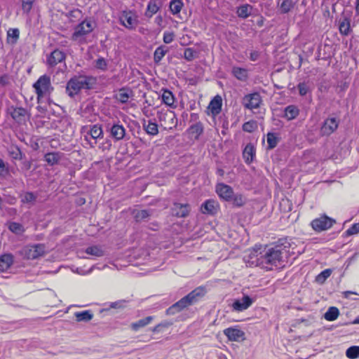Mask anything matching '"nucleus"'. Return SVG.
I'll use <instances>...</instances> for the list:
<instances>
[{
    "label": "nucleus",
    "instance_id": "53",
    "mask_svg": "<svg viewBox=\"0 0 359 359\" xmlns=\"http://www.w3.org/2000/svg\"><path fill=\"white\" fill-rule=\"evenodd\" d=\"M95 67L98 69L104 71L107 68V62L104 57H100L95 61Z\"/></svg>",
    "mask_w": 359,
    "mask_h": 359
},
{
    "label": "nucleus",
    "instance_id": "62",
    "mask_svg": "<svg viewBox=\"0 0 359 359\" xmlns=\"http://www.w3.org/2000/svg\"><path fill=\"white\" fill-rule=\"evenodd\" d=\"M111 146V142L109 140H107L106 142L103 144L102 149H109Z\"/></svg>",
    "mask_w": 359,
    "mask_h": 359
},
{
    "label": "nucleus",
    "instance_id": "18",
    "mask_svg": "<svg viewBox=\"0 0 359 359\" xmlns=\"http://www.w3.org/2000/svg\"><path fill=\"white\" fill-rule=\"evenodd\" d=\"M65 53L59 49H55L47 57V64L50 67H55L59 63L65 62Z\"/></svg>",
    "mask_w": 359,
    "mask_h": 359
},
{
    "label": "nucleus",
    "instance_id": "48",
    "mask_svg": "<svg viewBox=\"0 0 359 359\" xmlns=\"http://www.w3.org/2000/svg\"><path fill=\"white\" fill-rule=\"evenodd\" d=\"M332 270L330 269H325L316 277V281L319 284H323L330 276Z\"/></svg>",
    "mask_w": 359,
    "mask_h": 359
},
{
    "label": "nucleus",
    "instance_id": "1",
    "mask_svg": "<svg viewBox=\"0 0 359 359\" xmlns=\"http://www.w3.org/2000/svg\"><path fill=\"white\" fill-rule=\"evenodd\" d=\"M290 243L286 239H279L273 246L265 247L262 251L258 253L256 250L251 259L256 257V265L262 268L270 270L272 267L278 266L283 262V257L287 256Z\"/></svg>",
    "mask_w": 359,
    "mask_h": 359
},
{
    "label": "nucleus",
    "instance_id": "39",
    "mask_svg": "<svg viewBox=\"0 0 359 359\" xmlns=\"http://www.w3.org/2000/svg\"><path fill=\"white\" fill-rule=\"evenodd\" d=\"M74 316L78 322H88L93 318V314L89 310L76 312Z\"/></svg>",
    "mask_w": 359,
    "mask_h": 359
},
{
    "label": "nucleus",
    "instance_id": "60",
    "mask_svg": "<svg viewBox=\"0 0 359 359\" xmlns=\"http://www.w3.org/2000/svg\"><path fill=\"white\" fill-rule=\"evenodd\" d=\"M70 16L77 18L79 15H81V11L79 10L72 11L69 13Z\"/></svg>",
    "mask_w": 359,
    "mask_h": 359
},
{
    "label": "nucleus",
    "instance_id": "31",
    "mask_svg": "<svg viewBox=\"0 0 359 359\" xmlns=\"http://www.w3.org/2000/svg\"><path fill=\"white\" fill-rule=\"evenodd\" d=\"M13 263V256L11 254H4L0 257V271L5 272L11 268Z\"/></svg>",
    "mask_w": 359,
    "mask_h": 359
},
{
    "label": "nucleus",
    "instance_id": "14",
    "mask_svg": "<svg viewBox=\"0 0 359 359\" xmlns=\"http://www.w3.org/2000/svg\"><path fill=\"white\" fill-rule=\"evenodd\" d=\"M224 334L231 341H242L245 339V332L238 326L226 328Z\"/></svg>",
    "mask_w": 359,
    "mask_h": 359
},
{
    "label": "nucleus",
    "instance_id": "19",
    "mask_svg": "<svg viewBox=\"0 0 359 359\" xmlns=\"http://www.w3.org/2000/svg\"><path fill=\"white\" fill-rule=\"evenodd\" d=\"M190 211L188 203H174L171 208V213L177 217H186Z\"/></svg>",
    "mask_w": 359,
    "mask_h": 359
},
{
    "label": "nucleus",
    "instance_id": "49",
    "mask_svg": "<svg viewBox=\"0 0 359 359\" xmlns=\"http://www.w3.org/2000/svg\"><path fill=\"white\" fill-rule=\"evenodd\" d=\"M346 355L349 359H356L359 358V346H352L346 351Z\"/></svg>",
    "mask_w": 359,
    "mask_h": 359
},
{
    "label": "nucleus",
    "instance_id": "54",
    "mask_svg": "<svg viewBox=\"0 0 359 359\" xmlns=\"http://www.w3.org/2000/svg\"><path fill=\"white\" fill-rule=\"evenodd\" d=\"M34 0H22V9L24 13H29L33 6Z\"/></svg>",
    "mask_w": 359,
    "mask_h": 359
},
{
    "label": "nucleus",
    "instance_id": "61",
    "mask_svg": "<svg viewBox=\"0 0 359 359\" xmlns=\"http://www.w3.org/2000/svg\"><path fill=\"white\" fill-rule=\"evenodd\" d=\"M172 323L168 322V321H163L160 323H158V325H160L161 328V327H168Z\"/></svg>",
    "mask_w": 359,
    "mask_h": 359
},
{
    "label": "nucleus",
    "instance_id": "38",
    "mask_svg": "<svg viewBox=\"0 0 359 359\" xmlns=\"http://www.w3.org/2000/svg\"><path fill=\"white\" fill-rule=\"evenodd\" d=\"M85 252L95 257H100L104 256V252L102 248L99 245H91L86 248Z\"/></svg>",
    "mask_w": 359,
    "mask_h": 359
},
{
    "label": "nucleus",
    "instance_id": "6",
    "mask_svg": "<svg viewBox=\"0 0 359 359\" xmlns=\"http://www.w3.org/2000/svg\"><path fill=\"white\" fill-rule=\"evenodd\" d=\"M46 251V246L43 243H36L24 246L19 250V255L26 259H36L43 257Z\"/></svg>",
    "mask_w": 359,
    "mask_h": 359
},
{
    "label": "nucleus",
    "instance_id": "22",
    "mask_svg": "<svg viewBox=\"0 0 359 359\" xmlns=\"http://www.w3.org/2000/svg\"><path fill=\"white\" fill-rule=\"evenodd\" d=\"M87 134L89 135L90 137L95 140L94 142L91 144L92 147H93L94 144L97 143V140L102 138L104 135L102 126L99 124L90 126V129L87 132Z\"/></svg>",
    "mask_w": 359,
    "mask_h": 359
},
{
    "label": "nucleus",
    "instance_id": "10",
    "mask_svg": "<svg viewBox=\"0 0 359 359\" xmlns=\"http://www.w3.org/2000/svg\"><path fill=\"white\" fill-rule=\"evenodd\" d=\"M335 222L334 219L324 215L314 219L311 225L315 231L321 232L330 229Z\"/></svg>",
    "mask_w": 359,
    "mask_h": 359
},
{
    "label": "nucleus",
    "instance_id": "56",
    "mask_svg": "<svg viewBox=\"0 0 359 359\" xmlns=\"http://www.w3.org/2000/svg\"><path fill=\"white\" fill-rule=\"evenodd\" d=\"M359 232V222L355 223L351 225L350 228H348L346 231L345 234L347 236H352L356 234Z\"/></svg>",
    "mask_w": 359,
    "mask_h": 359
},
{
    "label": "nucleus",
    "instance_id": "21",
    "mask_svg": "<svg viewBox=\"0 0 359 359\" xmlns=\"http://www.w3.org/2000/svg\"><path fill=\"white\" fill-rule=\"evenodd\" d=\"M38 196L39 194L36 192L25 191L20 196V202L27 205L28 208H31L36 203Z\"/></svg>",
    "mask_w": 359,
    "mask_h": 359
},
{
    "label": "nucleus",
    "instance_id": "40",
    "mask_svg": "<svg viewBox=\"0 0 359 359\" xmlns=\"http://www.w3.org/2000/svg\"><path fill=\"white\" fill-rule=\"evenodd\" d=\"M20 37V31L18 28H10L7 31V41L13 45L15 44Z\"/></svg>",
    "mask_w": 359,
    "mask_h": 359
},
{
    "label": "nucleus",
    "instance_id": "25",
    "mask_svg": "<svg viewBox=\"0 0 359 359\" xmlns=\"http://www.w3.org/2000/svg\"><path fill=\"white\" fill-rule=\"evenodd\" d=\"M253 6L249 4H243L236 8V15L239 18L247 19L252 15Z\"/></svg>",
    "mask_w": 359,
    "mask_h": 359
},
{
    "label": "nucleus",
    "instance_id": "52",
    "mask_svg": "<svg viewBox=\"0 0 359 359\" xmlns=\"http://www.w3.org/2000/svg\"><path fill=\"white\" fill-rule=\"evenodd\" d=\"M297 87L301 96L306 95L311 90L309 85L306 82L299 83Z\"/></svg>",
    "mask_w": 359,
    "mask_h": 359
},
{
    "label": "nucleus",
    "instance_id": "46",
    "mask_svg": "<svg viewBox=\"0 0 359 359\" xmlns=\"http://www.w3.org/2000/svg\"><path fill=\"white\" fill-rule=\"evenodd\" d=\"M151 214V211L149 210H141L137 211L135 215L134 218L136 222H140L141 221L145 220L148 219Z\"/></svg>",
    "mask_w": 359,
    "mask_h": 359
},
{
    "label": "nucleus",
    "instance_id": "51",
    "mask_svg": "<svg viewBox=\"0 0 359 359\" xmlns=\"http://www.w3.org/2000/svg\"><path fill=\"white\" fill-rule=\"evenodd\" d=\"M257 128V123L255 121H249L243 124L242 129L247 133H252Z\"/></svg>",
    "mask_w": 359,
    "mask_h": 359
},
{
    "label": "nucleus",
    "instance_id": "42",
    "mask_svg": "<svg viewBox=\"0 0 359 359\" xmlns=\"http://www.w3.org/2000/svg\"><path fill=\"white\" fill-rule=\"evenodd\" d=\"M339 315V311L337 307L331 306L324 314V318L328 321L335 320Z\"/></svg>",
    "mask_w": 359,
    "mask_h": 359
},
{
    "label": "nucleus",
    "instance_id": "37",
    "mask_svg": "<svg viewBox=\"0 0 359 359\" xmlns=\"http://www.w3.org/2000/svg\"><path fill=\"white\" fill-rule=\"evenodd\" d=\"M160 9L157 0H151L149 1L147 11L145 12L146 17L150 18L153 15L156 14Z\"/></svg>",
    "mask_w": 359,
    "mask_h": 359
},
{
    "label": "nucleus",
    "instance_id": "29",
    "mask_svg": "<svg viewBox=\"0 0 359 359\" xmlns=\"http://www.w3.org/2000/svg\"><path fill=\"white\" fill-rule=\"evenodd\" d=\"M132 96V91L129 88H122L114 95V98L119 102L125 104Z\"/></svg>",
    "mask_w": 359,
    "mask_h": 359
},
{
    "label": "nucleus",
    "instance_id": "55",
    "mask_svg": "<svg viewBox=\"0 0 359 359\" xmlns=\"http://www.w3.org/2000/svg\"><path fill=\"white\" fill-rule=\"evenodd\" d=\"M9 173V169L2 158H0V177H5Z\"/></svg>",
    "mask_w": 359,
    "mask_h": 359
},
{
    "label": "nucleus",
    "instance_id": "26",
    "mask_svg": "<svg viewBox=\"0 0 359 359\" xmlns=\"http://www.w3.org/2000/svg\"><path fill=\"white\" fill-rule=\"evenodd\" d=\"M231 74L238 81L245 82L248 79V70L246 68L233 66Z\"/></svg>",
    "mask_w": 359,
    "mask_h": 359
},
{
    "label": "nucleus",
    "instance_id": "20",
    "mask_svg": "<svg viewBox=\"0 0 359 359\" xmlns=\"http://www.w3.org/2000/svg\"><path fill=\"white\" fill-rule=\"evenodd\" d=\"M299 113L300 109L297 105L290 104L284 108L283 114L281 116L290 121L295 119L299 115Z\"/></svg>",
    "mask_w": 359,
    "mask_h": 359
},
{
    "label": "nucleus",
    "instance_id": "32",
    "mask_svg": "<svg viewBox=\"0 0 359 359\" xmlns=\"http://www.w3.org/2000/svg\"><path fill=\"white\" fill-rule=\"evenodd\" d=\"M142 127L148 135L154 136L158 133V125L152 120H144Z\"/></svg>",
    "mask_w": 359,
    "mask_h": 359
},
{
    "label": "nucleus",
    "instance_id": "3",
    "mask_svg": "<svg viewBox=\"0 0 359 359\" xmlns=\"http://www.w3.org/2000/svg\"><path fill=\"white\" fill-rule=\"evenodd\" d=\"M206 289L203 286H199L182 297L178 302L172 304L166 310L167 315H175L188 306L193 305L205 296Z\"/></svg>",
    "mask_w": 359,
    "mask_h": 359
},
{
    "label": "nucleus",
    "instance_id": "5",
    "mask_svg": "<svg viewBox=\"0 0 359 359\" xmlns=\"http://www.w3.org/2000/svg\"><path fill=\"white\" fill-rule=\"evenodd\" d=\"M32 86L38 99L50 95L54 90L51 84L50 77L47 74L41 76Z\"/></svg>",
    "mask_w": 359,
    "mask_h": 359
},
{
    "label": "nucleus",
    "instance_id": "47",
    "mask_svg": "<svg viewBox=\"0 0 359 359\" xmlns=\"http://www.w3.org/2000/svg\"><path fill=\"white\" fill-rule=\"evenodd\" d=\"M8 229L11 232H13L15 234H18V235L23 233L25 231L24 226L20 223L15 222H11L9 224Z\"/></svg>",
    "mask_w": 359,
    "mask_h": 359
},
{
    "label": "nucleus",
    "instance_id": "34",
    "mask_svg": "<svg viewBox=\"0 0 359 359\" xmlns=\"http://www.w3.org/2000/svg\"><path fill=\"white\" fill-rule=\"evenodd\" d=\"M62 154L60 152H48L45 154L44 160L50 165H54L59 163Z\"/></svg>",
    "mask_w": 359,
    "mask_h": 359
},
{
    "label": "nucleus",
    "instance_id": "23",
    "mask_svg": "<svg viewBox=\"0 0 359 359\" xmlns=\"http://www.w3.org/2000/svg\"><path fill=\"white\" fill-rule=\"evenodd\" d=\"M218 203L215 200L208 199L201 205V211L204 214L215 215L217 212Z\"/></svg>",
    "mask_w": 359,
    "mask_h": 359
},
{
    "label": "nucleus",
    "instance_id": "9",
    "mask_svg": "<svg viewBox=\"0 0 359 359\" xmlns=\"http://www.w3.org/2000/svg\"><path fill=\"white\" fill-rule=\"evenodd\" d=\"M352 14L353 13L351 11H344L341 15V18L338 21V29L339 32L341 36H347L353 32L351 24Z\"/></svg>",
    "mask_w": 359,
    "mask_h": 359
},
{
    "label": "nucleus",
    "instance_id": "17",
    "mask_svg": "<svg viewBox=\"0 0 359 359\" xmlns=\"http://www.w3.org/2000/svg\"><path fill=\"white\" fill-rule=\"evenodd\" d=\"M8 111L13 119L17 123H21L25 122L27 115L26 109L11 106L8 109Z\"/></svg>",
    "mask_w": 359,
    "mask_h": 359
},
{
    "label": "nucleus",
    "instance_id": "7",
    "mask_svg": "<svg viewBox=\"0 0 359 359\" xmlns=\"http://www.w3.org/2000/svg\"><path fill=\"white\" fill-rule=\"evenodd\" d=\"M120 24L128 30H135L139 24L138 16L133 10L126 9L118 16Z\"/></svg>",
    "mask_w": 359,
    "mask_h": 359
},
{
    "label": "nucleus",
    "instance_id": "2",
    "mask_svg": "<svg viewBox=\"0 0 359 359\" xmlns=\"http://www.w3.org/2000/svg\"><path fill=\"white\" fill-rule=\"evenodd\" d=\"M97 79L92 76H74L67 83L66 93L72 98L78 95L81 90H90L95 88Z\"/></svg>",
    "mask_w": 359,
    "mask_h": 359
},
{
    "label": "nucleus",
    "instance_id": "30",
    "mask_svg": "<svg viewBox=\"0 0 359 359\" xmlns=\"http://www.w3.org/2000/svg\"><path fill=\"white\" fill-rule=\"evenodd\" d=\"M203 126L201 122H197L191 125L187 130L189 136L194 139L198 140L200 135L203 133Z\"/></svg>",
    "mask_w": 359,
    "mask_h": 359
},
{
    "label": "nucleus",
    "instance_id": "50",
    "mask_svg": "<svg viewBox=\"0 0 359 359\" xmlns=\"http://www.w3.org/2000/svg\"><path fill=\"white\" fill-rule=\"evenodd\" d=\"M231 201H233V205L234 206L241 207L245 203L246 198L241 194H233Z\"/></svg>",
    "mask_w": 359,
    "mask_h": 359
},
{
    "label": "nucleus",
    "instance_id": "43",
    "mask_svg": "<svg viewBox=\"0 0 359 359\" xmlns=\"http://www.w3.org/2000/svg\"><path fill=\"white\" fill-rule=\"evenodd\" d=\"M8 152L9 156L13 160H21L22 158V153L17 146H11L8 149Z\"/></svg>",
    "mask_w": 359,
    "mask_h": 359
},
{
    "label": "nucleus",
    "instance_id": "58",
    "mask_svg": "<svg viewBox=\"0 0 359 359\" xmlns=\"http://www.w3.org/2000/svg\"><path fill=\"white\" fill-rule=\"evenodd\" d=\"M259 57V53L257 50H252L250 53V60L251 61L255 62L258 60Z\"/></svg>",
    "mask_w": 359,
    "mask_h": 359
},
{
    "label": "nucleus",
    "instance_id": "27",
    "mask_svg": "<svg viewBox=\"0 0 359 359\" xmlns=\"http://www.w3.org/2000/svg\"><path fill=\"white\" fill-rule=\"evenodd\" d=\"M256 149L252 143H248L243 151V157L247 164H250L255 157Z\"/></svg>",
    "mask_w": 359,
    "mask_h": 359
},
{
    "label": "nucleus",
    "instance_id": "12",
    "mask_svg": "<svg viewBox=\"0 0 359 359\" xmlns=\"http://www.w3.org/2000/svg\"><path fill=\"white\" fill-rule=\"evenodd\" d=\"M253 299L248 295L244 294L241 299H235L231 304L233 311L242 312L248 309L253 303Z\"/></svg>",
    "mask_w": 359,
    "mask_h": 359
},
{
    "label": "nucleus",
    "instance_id": "64",
    "mask_svg": "<svg viewBox=\"0 0 359 359\" xmlns=\"http://www.w3.org/2000/svg\"><path fill=\"white\" fill-rule=\"evenodd\" d=\"M355 14L359 15V0H355Z\"/></svg>",
    "mask_w": 359,
    "mask_h": 359
},
{
    "label": "nucleus",
    "instance_id": "16",
    "mask_svg": "<svg viewBox=\"0 0 359 359\" xmlns=\"http://www.w3.org/2000/svg\"><path fill=\"white\" fill-rule=\"evenodd\" d=\"M222 107V99L221 96H215L210 102L208 107V114L212 117L217 116L220 114Z\"/></svg>",
    "mask_w": 359,
    "mask_h": 359
},
{
    "label": "nucleus",
    "instance_id": "4",
    "mask_svg": "<svg viewBox=\"0 0 359 359\" xmlns=\"http://www.w3.org/2000/svg\"><path fill=\"white\" fill-rule=\"evenodd\" d=\"M96 27V22L90 18H86L78 24L72 34V39L75 41H81L85 36L92 32Z\"/></svg>",
    "mask_w": 359,
    "mask_h": 359
},
{
    "label": "nucleus",
    "instance_id": "11",
    "mask_svg": "<svg viewBox=\"0 0 359 359\" xmlns=\"http://www.w3.org/2000/svg\"><path fill=\"white\" fill-rule=\"evenodd\" d=\"M262 102V97L257 92L245 95L242 100L243 107L251 111L258 109Z\"/></svg>",
    "mask_w": 359,
    "mask_h": 359
},
{
    "label": "nucleus",
    "instance_id": "63",
    "mask_svg": "<svg viewBox=\"0 0 359 359\" xmlns=\"http://www.w3.org/2000/svg\"><path fill=\"white\" fill-rule=\"evenodd\" d=\"M162 22H163V18L161 15H158L155 18V22L157 25H161Z\"/></svg>",
    "mask_w": 359,
    "mask_h": 359
},
{
    "label": "nucleus",
    "instance_id": "59",
    "mask_svg": "<svg viewBox=\"0 0 359 359\" xmlns=\"http://www.w3.org/2000/svg\"><path fill=\"white\" fill-rule=\"evenodd\" d=\"M8 83V78L7 75H2L0 76V84L3 86H6Z\"/></svg>",
    "mask_w": 359,
    "mask_h": 359
},
{
    "label": "nucleus",
    "instance_id": "41",
    "mask_svg": "<svg viewBox=\"0 0 359 359\" xmlns=\"http://www.w3.org/2000/svg\"><path fill=\"white\" fill-rule=\"evenodd\" d=\"M294 2L292 0H283L279 5V12L280 14L288 13L294 6Z\"/></svg>",
    "mask_w": 359,
    "mask_h": 359
},
{
    "label": "nucleus",
    "instance_id": "45",
    "mask_svg": "<svg viewBox=\"0 0 359 359\" xmlns=\"http://www.w3.org/2000/svg\"><path fill=\"white\" fill-rule=\"evenodd\" d=\"M266 140H267V149H272L275 148L277 146L278 144V137L276 135V133L269 132L267 133L266 135Z\"/></svg>",
    "mask_w": 359,
    "mask_h": 359
},
{
    "label": "nucleus",
    "instance_id": "24",
    "mask_svg": "<svg viewBox=\"0 0 359 359\" xmlns=\"http://www.w3.org/2000/svg\"><path fill=\"white\" fill-rule=\"evenodd\" d=\"M157 117L161 122L165 123L168 120V121H169V122L171 124L176 125V123H177L175 114L172 111L163 110V109L158 111Z\"/></svg>",
    "mask_w": 359,
    "mask_h": 359
},
{
    "label": "nucleus",
    "instance_id": "8",
    "mask_svg": "<svg viewBox=\"0 0 359 359\" xmlns=\"http://www.w3.org/2000/svg\"><path fill=\"white\" fill-rule=\"evenodd\" d=\"M105 129L106 132L109 134V137L114 142L123 140L126 135V129L119 121H112L107 123Z\"/></svg>",
    "mask_w": 359,
    "mask_h": 359
},
{
    "label": "nucleus",
    "instance_id": "57",
    "mask_svg": "<svg viewBox=\"0 0 359 359\" xmlns=\"http://www.w3.org/2000/svg\"><path fill=\"white\" fill-rule=\"evenodd\" d=\"M175 34L172 32L165 31L163 33V41L165 43L169 44L174 40Z\"/></svg>",
    "mask_w": 359,
    "mask_h": 359
},
{
    "label": "nucleus",
    "instance_id": "35",
    "mask_svg": "<svg viewBox=\"0 0 359 359\" xmlns=\"http://www.w3.org/2000/svg\"><path fill=\"white\" fill-rule=\"evenodd\" d=\"M154 320L153 316H147L144 318L140 319L131 324V328L133 331H138L140 328L144 327L151 323Z\"/></svg>",
    "mask_w": 359,
    "mask_h": 359
},
{
    "label": "nucleus",
    "instance_id": "36",
    "mask_svg": "<svg viewBox=\"0 0 359 359\" xmlns=\"http://www.w3.org/2000/svg\"><path fill=\"white\" fill-rule=\"evenodd\" d=\"M184 6L182 0H171L169 4V8L173 15H177L180 13Z\"/></svg>",
    "mask_w": 359,
    "mask_h": 359
},
{
    "label": "nucleus",
    "instance_id": "13",
    "mask_svg": "<svg viewBox=\"0 0 359 359\" xmlns=\"http://www.w3.org/2000/svg\"><path fill=\"white\" fill-rule=\"evenodd\" d=\"M339 127V121L334 118H327L320 128V133L323 136H329L332 134Z\"/></svg>",
    "mask_w": 359,
    "mask_h": 359
},
{
    "label": "nucleus",
    "instance_id": "28",
    "mask_svg": "<svg viewBox=\"0 0 359 359\" xmlns=\"http://www.w3.org/2000/svg\"><path fill=\"white\" fill-rule=\"evenodd\" d=\"M161 91L162 102L170 107L175 108L176 105L175 104V96L172 92L166 88H163Z\"/></svg>",
    "mask_w": 359,
    "mask_h": 359
},
{
    "label": "nucleus",
    "instance_id": "15",
    "mask_svg": "<svg viewBox=\"0 0 359 359\" xmlns=\"http://www.w3.org/2000/svg\"><path fill=\"white\" fill-rule=\"evenodd\" d=\"M216 192L219 196V198H222L225 201H231L233 194V189L224 184V183H218L216 185Z\"/></svg>",
    "mask_w": 359,
    "mask_h": 359
},
{
    "label": "nucleus",
    "instance_id": "44",
    "mask_svg": "<svg viewBox=\"0 0 359 359\" xmlns=\"http://www.w3.org/2000/svg\"><path fill=\"white\" fill-rule=\"evenodd\" d=\"M198 56V51L193 48H186L184 50V58L188 61L191 62Z\"/></svg>",
    "mask_w": 359,
    "mask_h": 359
},
{
    "label": "nucleus",
    "instance_id": "33",
    "mask_svg": "<svg viewBox=\"0 0 359 359\" xmlns=\"http://www.w3.org/2000/svg\"><path fill=\"white\" fill-rule=\"evenodd\" d=\"M169 49L165 46L161 45L157 47L154 53V62L155 64H160L163 57L168 52Z\"/></svg>",
    "mask_w": 359,
    "mask_h": 359
}]
</instances>
